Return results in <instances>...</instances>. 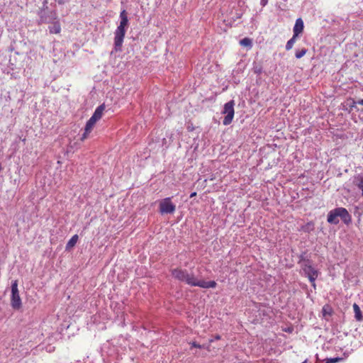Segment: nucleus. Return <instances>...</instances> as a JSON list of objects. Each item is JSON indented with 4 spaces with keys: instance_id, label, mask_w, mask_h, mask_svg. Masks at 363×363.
Returning <instances> with one entry per match:
<instances>
[{
    "instance_id": "nucleus-32",
    "label": "nucleus",
    "mask_w": 363,
    "mask_h": 363,
    "mask_svg": "<svg viewBox=\"0 0 363 363\" xmlns=\"http://www.w3.org/2000/svg\"><path fill=\"white\" fill-rule=\"evenodd\" d=\"M215 338H216V340H219L220 338V337L219 335H216Z\"/></svg>"
},
{
    "instance_id": "nucleus-3",
    "label": "nucleus",
    "mask_w": 363,
    "mask_h": 363,
    "mask_svg": "<svg viewBox=\"0 0 363 363\" xmlns=\"http://www.w3.org/2000/svg\"><path fill=\"white\" fill-rule=\"evenodd\" d=\"M340 218L345 224H349L352 221L351 216L348 211L343 207L335 208L328 212L327 221L330 224L337 225L339 223Z\"/></svg>"
},
{
    "instance_id": "nucleus-26",
    "label": "nucleus",
    "mask_w": 363,
    "mask_h": 363,
    "mask_svg": "<svg viewBox=\"0 0 363 363\" xmlns=\"http://www.w3.org/2000/svg\"><path fill=\"white\" fill-rule=\"evenodd\" d=\"M89 134V133H86V129H84V133H83L81 140H84V139H86Z\"/></svg>"
},
{
    "instance_id": "nucleus-29",
    "label": "nucleus",
    "mask_w": 363,
    "mask_h": 363,
    "mask_svg": "<svg viewBox=\"0 0 363 363\" xmlns=\"http://www.w3.org/2000/svg\"><path fill=\"white\" fill-rule=\"evenodd\" d=\"M196 195V192H193V193L191 194L190 197L192 198V197L195 196Z\"/></svg>"
},
{
    "instance_id": "nucleus-7",
    "label": "nucleus",
    "mask_w": 363,
    "mask_h": 363,
    "mask_svg": "<svg viewBox=\"0 0 363 363\" xmlns=\"http://www.w3.org/2000/svg\"><path fill=\"white\" fill-rule=\"evenodd\" d=\"M302 269L310 282H314L318 276V271L311 265V261L301 264Z\"/></svg>"
},
{
    "instance_id": "nucleus-22",
    "label": "nucleus",
    "mask_w": 363,
    "mask_h": 363,
    "mask_svg": "<svg viewBox=\"0 0 363 363\" xmlns=\"http://www.w3.org/2000/svg\"><path fill=\"white\" fill-rule=\"evenodd\" d=\"M340 360H342V358L340 357L328 358L326 359L325 363H337Z\"/></svg>"
},
{
    "instance_id": "nucleus-15",
    "label": "nucleus",
    "mask_w": 363,
    "mask_h": 363,
    "mask_svg": "<svg viewBox=\"0 0 363 363\" xmlns=\"http://www.w3.org/2000/svg\"><path fill=\"white\" fill-rule=\"evenodd\" d=\"M97 121L95 120H93L92 118H90L88 121L86 123L85 128L86 129V133H90L93 127L96 124Z\"/></svg>"
},
{
    "instance_id": "nucleus-9",
    "label": "nucleus",
    "mask_w": 363,
    "mask_h": 363,
    "mask_svg": "<svg viewBox=\"0 0 363 363\" xmlns=\"http://www.w3.org/2000/svg\"><path fill=\"white\" fill-rule=\"evenodd\" d=\"M303 28L304 25L303 20L301 18H297L293 29L295 36H298V35L303 32Z\"/></svg>"
},
{
    "instance_id": "nucleus-12",
    "label": "nucleus",
    "mask_w": 363,
    "mask_h": 363,
    "mask_svg": "<svg viewBox=\"0 0 363 363\" xmlns=\"http://www.w3.org/2000/svg\"><path fill=\"white\" fill-rule=\"evenodd\" d=\"M354 184L361 190L362 196H363V176L357 175L354 179Z\"/></svg>"
},
{
    "instance_id": "nucleus-5",
    "label": "nucleus",
    "mask_w": 363,
    "mask_h": 363,
    "mask_svg": "<svg viewBox=\"0 0 363 363\" xmlns=\"http://www.w3.org/2000/svg\"><path fill=\"white\" fill-rule=\"evenodd\" d=\"M234 106V100H230L225 104L223 111L222 112V113L225 115L223 120V124L224 125H228L232 123L235 113Z\"/></svg>"
},
{
    "instance_id": "nucleus-31",
    "label": "nucleus",
    "mask_w": 363,
    "mask_h": 363,
    "mask_svg": "<svg viewBox=\"0 0 363 363\" xmlns=\"http://www.w3.org/2000/svg\"><path fill=\"white\" fill-rule=\"evenodd\" d=\"M260 72H261V71H260V69H257L256 70H255V73H260Z\"/></svg>"
},
{
    "instance_id": "nucleus-23",
    "label": "nucleus",
    "mask_w": 363,
    "mask_h": 363,
    "mask_svg": "<svg viewBox=\"0 0 363 363\" xmlns=\"http://www.w3.org/2000/svg\"><path fill=\"white\" fill-rule=\"evenodd\" d=\"M350 101L349 106L350 107V109H352L353 108L356 107L357 101H355L354 99H350L348 100Z\"/></svg>"
},
{
    "instance_id": "nucleus-19",
    "label": "nucleus",
    "mask_w": 363,
    "mask_h": 363,
    "mask_svg": "<svg viewBox=\"0 0 363 363\" xmlns=\"http://www.w3.org/2000/svg\"><path fill=\"white\" fill-rule=\"evenodd\" d=\"M307 52L306 48H302L301 50H297L296 52L295 56L297 59H300L303 57Z\"/></svg>"
},
{
    "instance_id": "nucleus-17",
    "label": "nucleus",
    "mask_w": 363,
    "mask_h": 363,
    "mask_svg": "<svg viewBox=\"0 0 363 363\" xmlns=\"http://www.w3.org/2000/svg\"><path fill=\"white\" fill-rule=\"evenodd\" d=\"M240 44L242 46L247 47L249 49H250L252 48V40L250 38H245L242 39L240 41Z\"/></svg>"
},
{
    "instance_id": "nucleus-8",
    "label": "nucleus",
    "mask_w": 363,
    "mask_h": 363,
    "mask_svg": "<svg viewBox=\"0 0 363 363\" xmlns=\"http://www.w3.org/2000/svg\"><path fill=\"white\" fill-rule=\"evenodd\" d=\"M175 210L176 206L172 202L170 197L165 198L160 202V212L162 214H171Z\"/></svg>"
},
{
    "instance_id": "nucleus-21",
    "label": "nucleus",
    "mask_w": 363,
    "mask_h": 363,
    "mask_svg": "<svg viewBox=\"0 0 363 363\" xmlns=\"http://www.w3.org/2000/svg\"><path fill=\"white\" fill-rule=\"evenodd\" d=\"M189 344L191 345V348L192 347L199 348V349L206 348V346L204 345H200V344L197 343L196 342H189Z\"/></svg>"
},
{
    "instance_id": "nucleus-28",
    "label": "nucleus",
    "mask_w": 363,
    "mask_h": 363,
    "mask_svg": "<svg viewBox=\"0 0 363 363\" xmlns=\"http://www.w3.org/2000/svg\"><path fill=\"white\" fill-rule=\"evenodd\" d=\"M311 284L312 286H313L314 289H315V287H316V285H315V281L314 282H311Z\"/></svg>"
},
{
    "instance_id": "nucleus-10",
    "label": "nucleus",
    "mask_w": 363,
    "mask_h": 363,
    "mask_svg": "<svg viewBox=\"0 0 363 363\" xmlns=\"http://www.w3.org/2000/svg\"><path fill=\"white\" fill-rule=\"evenodd\" d=\"M104 110L105 104H102L96 108L91 118H92L93 120L98 121L101 118Z\"/></svg>"
},
{
    "instance_id": "nucleus-18",
    "label": "nucleus",
    "mask_w": 363,
    "mask_h": 363,
    "mask_svg": "<svg viewBox=\"0 0 363 363\" xmlns=\"http://www.w3.org/2000/svg\"><path fill=\"white\" fill-rule=\"evenodd\" d=\"M297 38H298V36H295V35L293 34L292 38L290 40H289L288 42L286 43V50H290L293 48L294 43H296Z\"/></svg>"
},
{
    "instance_id": "nucleus-24",
    "label": "nucleus",
    "mask_w": 363,
    "mask_h": 363,
    "mask_svg": "<svg viewBox=\"0 0 363 363\" xmlns=\"http://www.w3.org/2000/svg\"><path fill=\"white\" fill-rule=\"evenodd\" d=\"M55 1L60 5H63L68 3L69 0H55Z\"/></svg>"
},
{
    "instance_id": "nucleus-13",
    "label": "nucleus",
    "mask_w": 363,
    "mask_h": 363,
    "mask_svg": "<svg viewBox=\"0 0 363 363\" xmlns=\"http://www.w3.org/2000/svg\"><path fill=\"white\" fill-rule=\"evenodd\" d=\"M353 309L354 312V317L357 321H361L363 319L362 311L359 306L357 303L353 304Z\"/></svg>"
},
{
    "instance_id": "nucleus-11",
    "label": "nucleus",
    "mask_w": 363,
    "mask_h": 363,
    "mask_svg": "<svg viewBox=\"0 0 363 363\" xmlns=\"http://www.w3.org/2000/svg\"><path fill=\"white\" fill-rule=\"evenodd\" d=\"M52 24L49 26L48 30L50 33L57 34L61 31V26L59 21H52Z\"/></svg>"
},
{
    "instance_id": "nucleus-27",
    "label": "nucleus",
    "mask_w": 363,
    "mask_h": 363,
    "mask_svg": "<svg viewBox=\"0 0 363 363\" xmlns=\"http://www.w3.org/2000/svg\"><path fill=\"white\" fill-rule=\"evenodd\" d=\"M357 104L363 106V99H359V101H357Z\"/></svg>"
},
{
    "instance_id": "nucleus-16",
    "label": "nucleus",
    "mask_w": 363,
    "mask_h": 363,
    "mask_svg": "<svg viewBox=\"0 0 363 363\" xmlns=\"http://www.w3.org/2000/svg\"><path fill=\"white\" fill-rule=\"evenodd\" d=\"M303 231L310 233L314 230V223L313 222H308L306 225L301 227Z\"/></svg>"
},
{
    "instance_id": "nucleus-4",
    "label": "nucleus",
    "mask_w": 363,
    "mask_h": 363,
    "mask_svg": "<svg viewBox=\"0 0 363 363\" xmlns=\"http://www.w3.org/2000/svg\"><path fill=\"white\" fill-rule=\"evenodd\" d=\"M40 20L42 23H50L57 18L55 10H50L48 6V0H43V7L39 12Z\"/></svg>"
},
{
    "instance_id": "nucleus-2",
    "label": "nucleus",
    "mask_w": 363,
    "mask_h": 363,
    "mask_svg": "<svg viewBox=\"0 0 363 363\" xmlns=\"http://www.w3.org/2000/svg\"><path fill=\"white\" fill-rule=\"evenodd\" d=\"M120 23L114 32V49L116 52L121 51L128 26V13L125 9L120 13Z\"/></svg>"
},
{
    "instance_id": "nucleus-14",
    "label": "nucleus",
    "mask_w": 363,
    "mask_h": 363,
    "mask_svg": "<svg viewBox=\"0 0 363 363\" xmlns=\"http://www.w3.org/2000/svg\"><path fill=\"white\" fill-rule=\"evenodd\" d=\"M79 239V237L77 235H74L67 242V245H66V250H68L69 249H71L72 247H73L77 240Z\"/></svg>"
},
{
    "instance_id": "nucleus-25",
    "label": "nucleus",
    "mask_w": 363,
    "mask_h": 363,
    "mask_svg": "<svg viewBox=\"0 0 363 363\" xmlns=\"http://www.w3.org/2000/svg\"><path fill=\"white\" fill-rule=\"evenodd\" d=\"M267 4H268V0H261L260 1V4L262 6H265Z\"/></svg>"
},
{
    "instance_id": "nucleus-20",
    "label": "nucleus",
    "mask_w": 363,
    "mask_h": 363,
    "mask_svg": "<svg viewBox=\"0 0 363 363\" xmlns=\"http://www.w3.org/2000/svg\"><path fill=\"white\" fill-rule=\"evenodd\" d=\"M306 252H302L298 258H299V261H298V264H304V263H307V261H311L310 259H306Z\"/></svg>"
},
{
    "instance_id": "nucleus-30",
    "label": "nucleus",
    "mask_w": 363,
    "mask_h": 363,
    "mask_svg": "<svg viewBox=\"0 0 363 363\" xmlns=\"http://www.w3.org/2000/svg\"><path fill=\"white\" fill-rule=\"evenodd\" d=\"M260 72H261V71H260V69H257L256 70H255V73H260Z\"/></svg>"
},
{
    "instance_id": "nucleus-35",
    "label": "nucleus",
    "mask_w": 363,
    "mask_h": 363,
    "mask_svg": "<svg viewBox=\"0 0 363 363\" xmlns=\"http://www.w3.org/2000/svg\"><path fill=\"white\" fill-rule=\"evenodd\" d=\"M284 1H287L288 0H283Z\"/></svg>"
},
{
    "instance_id": "nucleus-1",
    "label": "nucleus",
    "mask_w": 363,
    "mask_h": 363,
    "mask_svg": "<svg viewBox=\"0 0 363 363\" xmlns=\"http://www.w3.org/2000/svg\"><path fill=\"white\" fill-rule=\"evenodd\" d=\"M172 275L174 279L185 282L191 286H199L203 289H213L217 285L215 281H206L203 279H198L192 272H189L186 269L179 268L174 269L172 270Z\"/></svg>"
},
{
    "instance_id": "nucleus-34",
    "label": "nucleus",
    "mask_w": 363,
    "mask_h": 363,
    "mask_svg": "<svg viewBox=\"0 0 363 363\" xmlns=\"http://www.w3.org/2000/svg\"><path fill=\"white\" fill-rule=\"evenodd\" d=\"M302 363H306V360H305L304 362H303Z\"/></svg>"
},
{
    "instance_id": "nucleus-33",
    "label": "nucleus",
    "mask_w": 363,
    "mask_h": 363,
    "mask_svg": "<svg viewBox=\"0 0 363 363\" xmlns=\"http://www.w3.org/2000/svg\"><path fill=\"white\" fill-rule=\"evenodd\" d=\"M2 170V165H1V163L0 162V172H1Z\"/></svg>"
},
{
    "instance_id": "nucleus-6",
    "label": "nucleus",
    "mask_w": 363,
    "mask_h": 363,
    "mask_svg": "<svg viewBox=\"0 0 363 363\" xmlns=\"http://www.w3.org/2000/svg\"><path fill=\"white\" fill-rule=\"evenodd\" d=\"M11 304L15 309H18L21 306V299L18 289V281L15 280L11 284Z\"/></svg>"
}]
</instances>
